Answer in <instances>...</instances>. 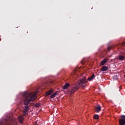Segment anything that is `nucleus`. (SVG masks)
<instances>
[{"label":"nucleus","instance_id":"nucleus-17","mask_svg":"<svg viewBox=\"0 0 125 125\" xmlns=\"http://www.w3.org/2000/svg\"><path fill=\"white\" fill-rule=\"evenodd\" d=\"M82 64L83 65L85 63V62H84V59H83V60L81 61Z\"/></svg>","mask_w":125,"mask_h":125},{"label":"nucleus","instance_id":"nucleus-14","mask_svg":"<svg viewBox=\"0 0 125 125\" xmlns=\"http://www.w3.org/2000/svg\"><path fill=\"white\" fill-rule=\"evenodd\" d=\"M93 118L95 119V120H98L99 119V116H98L97 114H95Z\"/></svg>","mask_w":125,"mask_h":125},{"label":"nucleus","instance_id":"nucleus-5","mask_svg":"<svg viewBox=\"0 0 125 125\" xmlns=\"http://www.w3.org/2000/svg\"><path fill=\"white\" fill-rule=\"evenodd\" d=\"M19 122L20 124L21 125L23 124V121H24V116L21 115L18 117Z\"/></svg>","mask_w":125,"mask_h":125},{"label":"nucleus","instance_id":"nucleus-11","mask_svg":"<svg viewBox=\"0 0 125 125\" xmlns=\"http://www.w3.org/2000/svg\"><path fill=\"white\" fill-rule=\"evenodd\" d=\"M68 86H70V84L69 83H66L65 85L63 86L62 88L63 89H67Z\"/></svg>","mask_w":125,"mask_h":125},{"label":"nucleus","instance_id":"nucleus-2","mask_svg":"<svg viewBox=\"0 0 125 125\" xmlns=\"http://www.w3.org/2000/svg\"><path fill=\"white\" fill-rule=\"evenodd\" d=\"M86 83H87V80H86V78L85 77L82 79L78 83V86L74 85L72 87L70 93H75V92H76V91H77L81 86L82 87L83 89H84V87L86 85L85 84Z\"/></svg>","mask_w":125,"mask_h":125},{"label":"nucleus","instance_id":"nucleus-19","mask_svg":"<svg viewBox=\"0 0 125 125\" xmlns=\"http://www.w3.org/2000/svg\"><path fill=\"white\" fill-rule=\"evenodd\" d=\"M119 90H121V89H122V86H120V87H119Z\"/></svg>","mask_w":125,"mask_h":125},{"label":"nucleus","instance_id":"nucleus-13","mask_svg":"<svg viewBox=\"0 0 125 125\" xmlns=\"http://www.w3.org/2000/svg\"><path fill=\"white\" fill-rule=\"evenodd\" d=\"M57 95V92H55L50 96V98H54Z\"/></svg>","mask_w":125,"mask_h":125},{"label":"nucleus","instance_id":"nucleus-1","mask_svg":"<svg viewBox=\"0 0 125 125\" xmlns=\"http://www.w3.org/2000/svg\"><path fill=\"white\" fill-rule=\"evenodd\" d=\"M22 96L23 99L21 102L22 104L25 105L23 107V114L24 116H26L28 115V112L29 111V109L30 107L28 106L29 103L31 102V101H35L36 100V98H37V93H28L27 92H25L23 93Z\"/></svg>","mask_w":125,"mask_h":125},{"label":"nucleus","instance_id":"nucleus-16","mask_svg":"<svg viewBox=\"0 0 125 125\" xmlns=\"http://www.w3.org/2000/svg\"><path fill=\"white\" fill-rule=\"evenodd\" d=\"M112 48H114V46H108V50H110V49H112Z\"/></svg>","mask_w":125,"mask_h":125},{"label":"nucleus","instance_id":"nucleus-4","mask_svg":"<svg viewBox=\"0 0 125 125\" xmlns=\"http://www.w3.org/2000/svg\"><path fill=\"white\" fill-rule=\"evenodd\" d=\"M0 125H8V121L7 119H3L0 121Z\"/></svg>","mask_w":125,"mask_h":125},{"label":"nucleus","instance_id":"nucleus-20","mask_svg":"<svg viewBox=\"0 0 125 125\" xmlns=\"http://www.w3.org/2000/svg\"><path fill=\"white\" fill-rule=\"evenodd\" d=\"M35 125H37V122H35Z\"/></svg>","mask_w":125,"mask_h":125},{"label":"nucleus","instance_id":"nucleus-6","mask_svg":"<svg viewBox=\"0 0 125 125\" xmlns=\"http://www.w3.org/2000/svg\"><path fill=\"white\" fill-rule=\"evenodd\" d=\"M95 111L97 113H99V112L101 111V106L100 105L98 104L97 106H96Z\"/></svg>","mask_w":125,"mask_h":125},{"label":"nucleus","instance_id":"nucleus-15","mask_svg":"<svg viewBox=\"0 0 125 125\" xmlns=\"http://www.w3.org/2000/svg\"><path fill=\"white\" fill-rule=\"evenodd\" d=\"M40 106H41V104L37 103L36 104H35V106L36 107V108H38V107H40Z\"/></svg>","mask_w":125,"mask_h":125},{"label":"nucleus","instance_id":"nucleus-9","mask_svg":"<svg viewBox=\"0 0 125 125\" xmlns=\"http://www.w3.org/2000/svg\"><path fill=\"white\" fill-rule=\"evenodd\" d=\"M108 70V67L104 66L102 67L101 69V72H105Z\"/></svg>","mask_w":125,"mask_h":125},{"label":"nucleus","instance_id":"nucleus-7","mask_svg":"<svg viewBox=\"0 0 125 125\" xmlns=\"http://www.w3.org/2000/svg\"><path fill=\"white\" fill-rule=\"evenodd\" d=\"M107 62H108V60L104 59V60L101 61V64L103 66V65H105Z\"/></svg>","mask_w":125,"mask_h":125},{"label":"nucleus","instance_id":"nucleus-10","mask_svg":"<svg viewBox=\"0 0 125 125\" xmlns=\"http://www.w3.org/2000/svg\"><path fill=\"white\" fill-rule=\"evenodd\" d=\"M53 89H51L48 91H47V92H46V94L48 96V95H50V94H51V93H53Z\"/></svg>","mask_w":125,"mask_h":125},{"label":"nucleus","instance_id":"nucleus-12","mask_svg":"<svg viewBox=\"0 0 125 125\" xmlns=\"http://www.w3.org/2000/svg\"><path fill=\"white\" fill-rule=\"evenodd\" d=\"M95 78V75L94 74L92 75L91 77L88 78V81H91V80H93Z\"/></svg>","mask_w":125,"mask_h":125},{"label":"nucleus","instance_id":"nucleus-3","mask_svg":"<svg viewBox=\"0 0 125 125\" xmlns=\"http://www.w3.org/2000/svg\"><path fill=\"white\" fill-rule=\"evenodd\" d=\"M120 125H125V115H122L119 119Z\"/></svg>","mask_w":125,"mask_h":125},{"label":"nucleus","instance_id":"nucleus-8","mask_svg":"<svg viewBox=\"0 0 125 125\" xmlns=\"http://www.w3.org/2000/svg\"><path fill=\"white\" fill-rule=\"evenodd\" d=\"M118 59L120 61H124V60L125 59V57L120 55L118 56Z\"/></svg>","mask_w":125,"mask_h":125},{"label":"nucleus","instance_id":"nucleus-18","mask_svg":"<svg viewBox=\"0 0 125 125\" xmlns=\"http://www.w3.org/2000/svg\"><path fill=\"white\" fill-rule=\"evenodd\" d=\"M123 45H125V42H123V43H122Z\"/></svg>","mask_w":125,"mask_h":125}]
</instances>
